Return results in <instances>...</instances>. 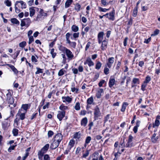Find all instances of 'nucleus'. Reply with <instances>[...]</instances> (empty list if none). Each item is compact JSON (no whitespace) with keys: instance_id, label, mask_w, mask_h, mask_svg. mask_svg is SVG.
Instances as JSON below:
<instances>
[{"instance_id":"62","label":"nucleus","mask_w":160,"mask_h":160,"mask_svg":"<svg viewBox=\"0 0 160 160\" xmlns=\"http://www.w3.org/2000/svg\"><path fill=\"white\" fill-rule=\"evenodd\" d=\"M71 91L72 92H76V93H78V88H76L75 87H72L71 88Z\"/></svg>"},{"instance_id":"18","label":"nucleus","mask_w":160,"mask_h":160,"mask_svg":"<svg viewBox=\"0 0 160 160\" xmlns=\"http://www.w3.org/2000/svg\"><path fill=\"white\" fill-rule=\"evenodd\" d=\"M128 104L127 102H124L122 103V108L121 109V111L122 112H124L125 111L127 106L128 105Z\"/></svg>"},{"instance_id":"33","label":"nucleus","mask_w":160,"mask_h":160,"mask_svg":"<svg viewBox=\"0 0 160 160\" xmlns=\"http://www.w3.org/2000/svg\"><path fill=\"white\" fill-rule=\"evenodd\" d=\"M30 10V17H32L33 16L35 13V10L32 8H30L29 9Z\"/></svg>"},{"instance_id":"5","label":"nucleus","mask_w":160,"mask_h":160,"mask_svg":"<svg viewBox=\"0 0 160 160\" xmlns=\"http://www.w3.org/2000/svg\"><path fill=\"white\" fill-rule=\"evenodd\" d=\"M61 50L65 51L66 54L69 59H72L74 57L71 51L64 47H61Z\"/></svg>"},{"instance_id":"17","label":"nucleus","mask_w":160,"mask_h":160,"mask_svg":"<svg viewBox=\"0 0 160 160\" xmlns=\"http://www.w3.org/2000/svg\"><path fill=\"white\" fill-rule=\"evenodd\" d=\"M19 3L21 4V5L22 6L21 8L22 9L26 8V3L22 1H16L15 3V6H16L17 4Z\"/></svg>"},{"instance_id":"29","label":"nucleus","mask_w":160,"mask_h":160,"mask_svg":"<svg viewBox=\"0 0 160 160\" xmlns=\"http://www.w3.org/2000/svg\"><path fill=\"white\" fill-rule=\"evenodd\" d=\"M71 29L74 32H77L79 30L78 27L75 25H73L71 27Z\"/></svg>"},{"instance_id":"26","label":"nucleus","mask_w":160,"mask_h":160,"mask_svg":"<svg viewBox=\"0 0 160 160\" xmlns=\"http://www.w3.org/2000/svg\"><path fill=\"white\" fill-rule=\"evenodd\" d=\"M151 80V78L150 77L149 75H147L145 78V80L143 82L147 84Z\"/></svg>"},{"instance_id":"61","label":"nucleus","mask_w":160,"mask_h":160,"mask_svg":"<svg viewBox=\"0 0 160 160\" xmlns=\"http://www.w3.org/2000/svg\"><path fill=\"white\" fill-rule=\"evenodd\" d=\"M72 71L75 74H76L78 73V71L77 69L76 68H73L72 69Z\"/></svg>"},{"instance_id":"41","label":"nucleus","mask_w":160,"mask_h":160,"mask_svg":"<svg viewBox=\"0 0 160 160\" xmlns=\"http://www.w3.org/2000/svg\"><path fill=\"white\" fill-rule=\"evenodd\" d=\"M12 133L14 136H17L18 135V130L17 129H14L12 130Z\"/></svg>"},{"instance_id":"38","label":"nucleus","mask_w":160,"mask_h":160,"mask_svg":"<svg viewBox=\"0 0 160 160\" xmlns=\"http://www.w3.org/2000/svg\"><path fill=\"white\" fill-rule=\"evenodd\" d=\"M54 48L52 49L51 50L50 53L52 55V58H54L56 55V53L54 52Z\"/></svg>"},{"instance_id":"55","label":"nucleus","mask_w":160,"mask_h":160,"mask_svg":"<svg viewBox=\"0 0 160 160\" xmlns=\"http://www.w3.org/2000/svg\"><path fill=\"white\" fill-rule=\"evenodd\" d=\"M133 137L131 135H130L128 137V143L131 142L132 141Z\"/></svg>"},{"instance_id":"7","label":"nucleus","mask_w":160,"mask_h":160,"mask_svg":"<svg viewBox=\"0 0 160 160\" xmlns=\"http://www.w3.org/2000/svg\"><path fill=\"white\" fill-rule=\"evenodd\" d=\"M63 136L61 133H58L56 134L54 138L52 139L60 143L62 139Z\"/></svg>"},{"instance_id":"15","label":"nucleus","mask_w":160,"mask_h":160,"mask_svg":"<svg viewBox=\"0 0 160 160\" xmlns=\"http://www.w3.org/2000/svg\"><path fill=\"white\" fill-rule=\"evenodd\" d=\"M62 98L63 99V102H65L66 101H67L68 102L70 103L72 100V98L68 96L66 97H62Z\"/></svg>"},{"instance_id":"60","label":"nucleus","mask_w":160,"mask_h":160,"mask_svg":"<svg viewBox=\"0 0 160 160\" xmlns=\"http://www.w3.org/2000/svg\"><path fill=\"white\" fill-rule=\"evenodd\" d=\"M104 72L105 74H108L109 72V69L107 67H105L104 70Z\"/></svg>"},{"instance_id":"52","label":"nucleus","mask_w":160,"mask_h":160,"mask_svg":"<svg viewBox=\"0 0 160 160\" xmlns=\"http://www.w3.org/2000/svg\"><path fill=\"white\" fill-rule=\"evenodd\" d=\"M127 76H124L122 78H121V85H122L125 82V79H126Z\"/></svg>"},{"instance_id":"51","label":"nucleus","mask_w":160,"mask_h":160,"mask_svg":"<svg viewBox=\"0 0 160 160\" xmlns=\"http://www.w3.org/2000/svg\"><path fill=\"white\" fill-rule=\"evenodd\" d=\"M16 146V145H13L11 146L8 149V151L9 152H11L12 150H13L14 149L15 147Z\"/></svg>"},{"instance_id":"63","label":"nucleus","mask_w":160,"mask_h":160,"mask_svg":"<svg viewBox=\"0 0 160 160\" xmlns=\"http://www.w3.org/2000/svg\"><path fill=\"white\" fill-rule=\"evenodd\" d=\"M79 35V32L75 33H73V36L74 38H78Z\"/></svg>"},{"instance_id":"3","label":"nucleus","mask_w":160,"mask_h":160,"mask_svg":"<svg viewBox=\"0 0 160 160\" xmlns=\"http://www.w3.org/2000/svg\"><path fill=\"white\" fill-rule=\"evenodd\" d=\"M71 34L69 32H68L66 35V40L67 41L66 43L69 44V46L73 48H75L76 47V43L75 42H71L70 40V38Z\"/></svg>"},{"instance_id":"57","label":"nucleus","mask_w":160,"mask_h":160,"mask_svg":"<svg viewBox=\"0 0 160 160\" xmlns=\"http://www.w3.org/2000/svg\"><path fill=\"white\" fill-rule=\"evenodd\" d=\"M151 37H149V38H148L147 39H144V43L148 44L151 41Z\"/></svg>"},{"instance_id":"37","label":"nucleus","mask_w":160,"mask_h":160,"mask_svg":"<svg viewBox=\"0 0 160 160\" xmlns=\"http://www.w3.org/2000/svg\"><path fill=\"white\" fill-rule=\"evenodd\" d=\"M147 85V84L143 82L141 86V90L143 91H144L146 90L145 88Z\"/></svg>"},{"instance_id":"32","label":"nucleus","mask_w":160,"mask_h":160,"mask_svg":"<svg viewBox=\"0 0 160 160\" xmlns=\"http://www.w3.org/2000/svg\"><path fill=\"white\" fill-rule=\"evenodd\" d=\"M81 137V133L79 132H76L74 135V138H77L79 139Z\"/></svg>"},{"instance_id":"22","label":"nucleus","mask_w":160,"mask_h":160,"mask_svg":"<svg viewBox=\"0 0 160 160\" xmlns=\"http://www.w3.org/2000/svg\"><path fill=\"white\" fill-rule=\"evenodd\" d=\"M11 22L13 24H15L17 25H19L20 24L19 22L16 18H13L11 19Z\"/></svg>"},{"instance_id":"6","label":"nucleus","mask_w":160,"mask_h":160,"mask_svg":"<svg viewBox=\"0 0 160 160\" xmlns=\"http://www.w3.org/2000/svg\"><path fill=\"white\" fill-rule=\"evenodd\" d=\"M31 22V20L29 18H25L21 20L20 25L21 27L26 26L27 28L30 25Z\"/></svg>"},{"instance_id":"19","label":"nucleus","mask_w":160,"mask_h":160,"mask_svg":"<svg viewBox=\"0 0 160 160\" xmlns=\"http://www.w3.org/2000/svg\"><path fill=\"white\" fill-rule=\"evenodd\" d=\"M103 92V89L102 88H100L98 90L96 94V97L98 98H100L101 96V93Z\"/></svg>"},{"instance_id":"46","label":"nucleus","mask_w":160,"mask_h":160,"mask_svg":"<svg viewBox=\"0 0 160 160\" xmlns=\"http://www.w3.org/2000/svg\"><path fill=\"white\" fill-rule=\"evenodd\" d=\"M26 45V42L25 41H23L21 42H20L19 45L20 47L23 48Z\"/></svg>"},{"instance_id":"64","label":"nucleus","mask_w":160,"mask_h":160,"mask_svg":"<svg viewBox=\"0 0 160 160\" xmlns=\"http://www.w3.org/2000/svg\"><path fill=\"white\" fill-rule=\"evenodd\" d=\"M32 61L33 62H37L38 61L37 59L34 56H32L31 57Z\"/></svg>"},{"instance_id":"43","label":"nucleus","mask_w":160,"mask_h":160,"mask_svg":"<svg viewBox=\"0 0 160 160\" xmlns=\"http://www.w3.org/2000/svg\"><path fill=\"white\" fill-rule=\"evenodd\" d=\"M67 108L68 107L63 104H62L59 107V109L62 111H64V110L67 109Z\"/></svg>"},{"instance_id":"34","label":"nucleus","mask_w":160,"mask_h":160,"mask_svg":"<svg viewBox=\"0 0 160 160\" xmlns=\"http://www.w3.org/2000/svg\"><path fill=\"white\" fill-rule=\"evenodd\" d=\"M66 71L64 70L63 68L60 69L58 72V75L59 76H62L64 75V72H66Z\"/></svg>"},{"instance_id":"50","label":"nucleus","mask_w":160,"mask_h":160,"mask_svg":"<svg viewBox=\"0 0 160 160\" xmlns=\"http://www.w3.org/2000/svg\"><path fill=\"white\" fill-rule=\"evenodd\" d=\"M91 140V138L90 136H88L87 137L86 140L85 142L86 143H89Z\"/></svg>"},{"instance_id":"49","label":"nucleus","mask_w":160,"mask_h":160,"mask_svg":"<svg viewBox=\"0 0 160 160\" xmlns=\"http://www.w3.org/2000/svg\"><path fill=\"white\" fill-rule=\"evenodd\" d=\"M37 71L35 72L36 74H38L40 73H42L43 71H42V69H40L38 68H37Z\"/></svg>"},{"instance_id":"47","label":"nucleus","mask_w":160,"mask_h":160,"mask_svg":"<svg viewBox=\"0 0 160 160\" xmlns=\"http://www.w3.org/2000/svg\"><path fill=\"white\" fill-rule=\"evenodd\" d=\"M29 38V42L28 43L29 44L32 43L34 41V38L33 36H30L29 37H28Z\"/></svg>"},{"instance_id":"1","label":"nucleus","mask_w":160,"mask_h":160,"mask_svg":"<svg viewBox=\"0 0 160 160\" xmlns=\"http://www.w3.org/2000/svg\"><path fill=\"white\" fill-rule=\"evenodd\" d=\"M22 109H19L16 116V118L14 120V125L17 127L18 125L20 120H23L25 118L26 112H22Z\"/></svg>"},{"instance_id":"30","label":"nucleus","mask_w":160,"mask_h":160,"mask_svg":"<svg viewBox=\"0 0 160 160\" xmlns=\"http://www.w3.org/2000/svg\"><path fill=\"white\" fill-rule=\"evenodd\" d=\"M81 6L79 3H76L75 6V9L77 12L79 11L81 9Z\"/></svg>"},{"instance_id":"36","label":"nucleus","mask_w":160,"mask_h":160,"mask_svg":"<svg viewBox=\"0 0 160 160\" xmlns=\"http://www.w3.org/2000/svg\"><path fill=\"white\" fill-rule=\"evenodd\" d=\"M102 63L99 61H98L96 65L95 68L98 70L100 69L102 66Z\"/></svg>"},{"instance_id":"13","label":"nucleus","mask_w":160,"mask_h":160,"mask_svg":"<svg viewBox=\"0 0 160 160\" xmlns=\"http://www.w3.org/2000/svg\"><path fill=\"white\" fill-rule=\"evenodd\" d=\"M104 32H100L98 35V41L99 43H100L103 39Z\"/></svg>"},{"instance_id":"10","label":"nucleus","mask_w":160,"mask_h":160,"mask_svg":"<svg viewBox=\"0 0 160 160\" xmlns=\"http://www.w3.org/2000/svg\"><path fill=\"white\" fill-rule=\"evenodd\" d=\"M52 142L50 147L52 149H55L59 146L60 143L52 139Z\"/></svg>"},{"instance_id":"53","label":"nucleus","mask_w":160,"mask_h":160,"mask_svg":"<svg viewBox=\"0 0 160 160\" xmlns=\"http://www.w3.org/2000/svg\"><path fill=\"white\" fill-rule=\"evenodd\" d=\"M115 79L111 78V88L115 84Z\"/></svg>"},{"instance_id":"4","label":"nucleus","mask_w":160,"mask_h":160,"mask_svg":"<svg viewBox=\"0 0 160 160\" xmlns=\"http://www.w3.org/2000/svg\"><path fill=\"white\" fill-rule=\"evenodd\" d=\"M47 16L46 13L42 9H40V10L39 14L36 18V21H39L41 20L44 19L45 17Z\"/></svg>"},{"instance_id":"20","label":"nucleus","mask_w":160,"mask_h":160,"mask_svg":"<svg viewBox=\"0 0 160 160\" xmlns=\"http://www.w3.org/2000/svg\"><path fill=\"white\" fill-rule=\"evenodd\" d=\"M74 144L75 141L73 139H71L70 140L69 143L68 147L71 149V148L74 146Z\"/></svg>"},{"instance_id":"54","label":"nucleus","mask_w":160,"mask_h":160,"mask_svg":"<svg viewBox=\"0 0 160 160\" xmlns=\"http://www.w3.org/2000/svg\"><path fill=\"white\" fill-rule=\"evenodd\" d=\"M128 37H125L124 40L123 41V45L124 46L126 47L127 45V42L128 40Z\"/></svg>"},{"instance_id":"45","label":"nucleus","mask_w":160,"mask_h":160,"mask_svg":"<svg viewBox=\"0 0 160 160\" xmlns=\"http://www.w3.org/2000/svg\"><path fill=\"white\" fill-rule=\"evenodd\" d=\"M5 4L8 7H10L11 5V1L9 0H6L4 2Z\"/></svg>"},{"instance_id":"35","label":"nucleus","mask_w":160,"mask_h":160,"mask_svg":"<svg viewBox=\"0 0 160 160\" xmlns=\"http://www.w3.org/2000/svg\"><path fill=\"white\" fill-rule=\"evenodd\" d=\"M93 102V98L92 97L88 98L87 100V103L88 104H91Z\"/></svg>"},{"instance_id":"31","label":"nucleus","mask_w":160,"mask_h":160,"mask_svg":"<svg viewBox=\"0 0 160 160\" xmlns=\"http://www.w3.org/2000/svg\"><path fill=\"white\" fill-rule=\"evenodd\" d=\"M138 12V7H136L133 10L132 15L134 17H136L137 16Z\"/></svg>"},{"instance_id":"23","label":"nucleus","mask_w":160,"mask_h":160,"mask_svg":"<svg viewBox=\"0 0 160 160\" xmlns=\"http://www.w3.org/2000/svg\"><path fill=\"white\" fill-rule=\"evenodd\" d=\"M132 18H130L129 21L127 24V30H128L132 26Z\"/></svg>"},{"instance_id":"56","label":"nucleus","mask_w":160,"mask_h":160,"mask_svg":"<svg viewBox=\"0 0 160 160\" xmlns=\"http://www.w3.org/2000/svg\"><path fill=\"white\" fill-rule=\"evenodd\" d=\"M159 138V137L158 136H157L156 137H155V138H153V139L151 141L153 143H155L157 142Z\"/></svg>"},{"instance_id":"21","label":"nucleus","mask_w":160,"mask_h":160,"mask_svg":"<svg viewBox=\"0 0 160 160\" xmlns=\"http://www.w3.org/2000/svg\"><path fill=\"white\" fill-rule=\"evenodd\" d=\"M72 2V0H67L65 3V8H67L69 7Z\"/></svg>"},{"instance_id":"42","label":"nucleus","mask_w":160,"mask_h":160,"mask_svg":"<svg viewBox=\"0 0 160 160\" xmlns=\"http://www.w3.org/2000/svg\"><path fill=\"white\" fill-rule=\"evenodd\" d=\"M75 109L77 110L80 109V104L79 102H77L75 106Z\"/></svg>"},{"instance_id":"24","label":"nucleus","mask_w":160,"mask_h":160,"mask_svg":"<svg viewBox=\"0 0 160 160\" xmlns=\"http://www.w3.org/2000/svg\"><path fill=\"white\" fill-rule=\"evenodd\" d=\"M160 124V122L159 120L155 119L154 123L152 125V127L153 128H155L156 127H158Z\"/></svg>"},{"instance_id":"40","label":"nucleus","mask_w":160,"mask_h":160,"mask_svg":"<svg viewBox=\"0 0 160 160\" xmlns=\"http://www.w3.org/2000/svg\"><path fill=\"white\" fill-rule=\"evenodd\" d=\"M89 150H86L85 152V153L83 154L82 157L84 158H86L89 155Z\"/></svg>"},{"instance_id":"27","label":"nucleus","mask_w":160,"mask_h":160,"mask_svg":"<svg viewBox=\"0 0 160 160\" xmlns=\"http://www.w3.org/2000/svg\"><path fill=\"white\" fill-rule=\"evenodd\" d=\"M115 14V10L113 8L111 12V20H114V15Z\"/></svg>"},{"instance_id":"9","label":"nucleus","mask_w":160,"mask_h":160,"mask_svg":"<svg viewBox=\"0 0 160 160\" xmlns=\"http://www.w3.org/2000/svg\"><path fill=\"white\" fill-rule=\"evenodd\" d=\"M65 112L64 111H59L58 112V113L57 116V118L60 121H61L65 116Z\"/></svg>"},{"instance_id":"14","label":"nucleus","mask_w":160,"mask_h":160,"mask_svg":"<svg viewBox=\"0 0 160 160\" xmlns=\"http://www.w3.org/2000/svg\"><path fill=\"white\" fill-rule=\"evenodd\" d=\"M7 65L11 68L15 74H17L18 73V70L13 66L8 64H7Z\"/></svg>"},{"instance_id":"25","label":"nucleus","mask_w":160,"mask_h":160,"mask_svg":"<svg viewBox=\"0 0 160 160\" xmlns=\"http://www.w3.org/2000/svg\"><path fill=\"white\" fill-rule=\"evenodd\" d=\"M132 82L133 84H135L136 85L139 84L140 83V80L138 78H133L132 79Z\"/></svg>"},{"instance_id":"8","label":"nucleus","mask_w":160,"mask_h":160,"mask_svg":"<svg viewBox=\"0 0 160 160\" xmlns=\"http://www.w3.org/2000/svg\"><path fill=\"white\" fill-rule=\"evenodd\" d=\"M6 96L8 103L11 104H13L14 102V99L11 96V93L8 92V93L7 94Z\"/></svg>"},{"instance_id":"58","label":"nucleus","mask_w":160,"mask_h":160,"mask_svg":"<svg viewBox=\"0 0 160 160\" xmlns=\"http://www.w3.org/2000/svg\"><path fill=\"white\" fill-rule=\"evenodd\" d=\"M107 44V42L105 40H104L102 42V47L104 48L106 46Z\"/></svg>"},{"instance_id":"39","label":"nucleus","mask_w":160,"mask_h":160,"mask_svg":"<svg viewBox=\"0 0 160 160\" xmlns=\"http://www.w3.org/2000/svg\"><path fill=\"white\" fill-rule=\"evenodd\" d=\"M93 158L92 160H98V154L97 153L95 152L93 154Z\"/></svg>"},{"instance_id":"11","label":"nucleus","mask_w":160,"mask_h":160,"mask_svg":"<svg viewBox=\"0 0 160 160\" xmlns=\"http://www.w3.org/2000/svg\"><path fill=\"white\" fill-rule=\"evenodd\" d=\"M84 64H88V66L90 67L94 65V62L92 61L91 58L88 57L87 58L86 62H84Z\"/></svg>"},{"instance_id":"2","label":"nucleus","mask_w":160,"mask_h":160,"mask_svg":"<svg viewBox=\"0 0 160 160\" xmlns=\"http://www.w3.org/2000/svg\"><path fill=\"white\" fill-rule=\"evenodd\" d=\"M49 146V144H46L40 151H39L38 152V158L40 160H42L43 154L46 153L48 149Z\"/></svg>"},{"instance_id":"12","label":"nucleus","mask_w":160,"mask_h":160,"mask_svg":"<svg viewBox=\"0 0 160 160\" xmlns=\"http://www.w3.org/2000/svg\"><path fill=\"white\" fill-rule=\"evenodd\" d=\"M101 113L99 108L98 107L94 109V115L95 118H98L100 116Z\"/></svg>"},{"instance_id":"16","label":"nucleus","mask_w":160,"mask_h":160,"mask_svg":"<svg viewBox=\"0 0 160 160\" xmlns=\"http://www.w3.org/2000/svg\"><path fill=\"white\" fill-rule=\"evenodd\" d=\"M88 122V119L86 117L83 118L81 121V125L82 126L85 127L86 126Z\"/></svg>"},{"instance_id":"44","label":"nucleus","mask_w":160,"mask_h":160,"mask_svg":"<svg viewBox=\"0 0 160 160\" xmlns=\"http://www.w3.org/2000/svg\"><path fill=\"white\" fill-rule=\"evenodd\" d=\"M22 108L26 111L25 112H26L27 109H28V104H23Z\"/></svg>"},{"instance_id":"48","label":"nucleus","mask_w":160,"mask_h":160,"mask_svg":"<svg viewBox=\"0 0 160 160\" xmlns=\"http://www.w3.org/2000/svg\"><path fill=\"white\" fill-rule=\"evenodd\" d=\"M44 160H50V158L48 154H46L44 156Z\"/></svg>"},{"instance_id":"28","label":"nucleus","mask_w":160,"mask_h":160,"mask_svg":"<svg viewBox=\"0 0 160 160\" xmlns=\"http://www.w3.org/2000/svg\"><path fill=\"white\" fill-rule=\"evenodd\" d=\"M160 32V31L158 29H156L153 32V33L151 34V37L156 36L158 35Z\"/></svg>"},{"instance_id":"59","label":"nucleus","mask_w":160,"mask_h":160,"mask_svg":"<svg viewBox=\"0 0 160 160\" xmlns=\"http://www.w3.org/2000/svg\"><path fill=\"white\" fill-rule=\"evenodd\" d=\"M53 132L52 131H49L48 132V136L49 138L51 137L53 135Z\"/></svg>"}]
</instances>
